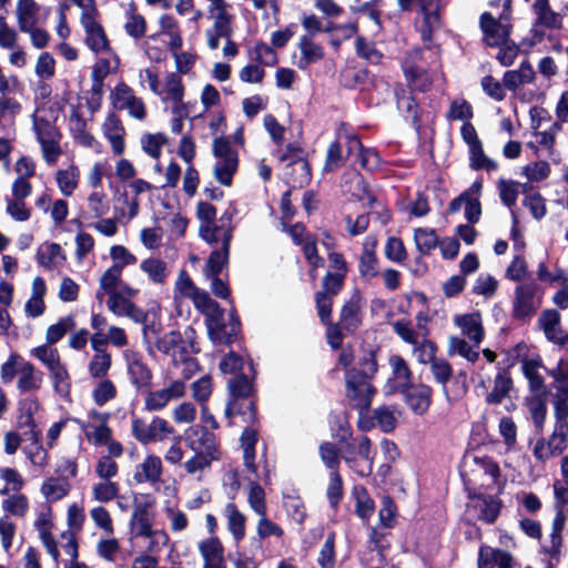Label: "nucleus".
<instances>
[{
  "instance_id": "1",
  "label": "nucleus",
  "mask_w": 568,
  "mask_h": 568,
  "mask_svg": "<svg viewBox=\"0 0 568 568\" xmlns=\"http://www.w3.org/2000/svg\"><path fill=\"white\" fill-rule=\"evenodd\" d=\"M185 446L192 455L182 464L185 473L199 479L214 462L222 458V450L216 435L201 424L191 425L183 433Z\"/></svg>"
},
{
  "instance_id": "2",
  "label": "nucleus",
  "mask_w": 568,
  "mask_h": 568,
  "mask_svg": "<svg viewBox=\"0 0 568 568\" xmlns=\"http://www.w3.org/2000/svg\"><path fill=\"white\" fill-rule=\"evenodd\" d=\"M214 162L212 173L214 179L223 186L233 184V176L239 168V154L223 138H215L212 144Z\"/></svg>"
},
{
  "instance_id": "3",
  "label": "nucleus",
  "mask_w": 568,
  "mask_h": 568,
  "mask_svg": "<svg viewBox=\"0 0 568 568\" xmlns=\"http://www.w3.org/2000/svg\"><path fill=\"white\" fill-rule=\"evenodd\" d=\"M510 3L511 0H495L490 2V6L501 4L504 8L498 19H495L489 12H484L480 16V29L484 33V40L490 47L501 45L509 38L511 29L509 23Z\"/></svg>"
},
{
  "instance_id": "4",
  "label": "nucleus",
  "mask_w": 568,
  "mask_h": 568,
  "mask_svg": "<svg viewBox=\"0 0 568 568\" xmlns=\"http://www.w3.org/2000/svg\"><path fill=\"white\" fill-rule=\"evenodd\" d=\"M207 12L213 23L205 31L206 43L211 50H215L220 45L221 38L229 39L232 37L235 16L232 13V4L226 0L209 6Z\"/></svg>"
},
{
  "instance_id": "5",
  "label": "nucleus",
  "mask_w": 568,
  "mask_h": 568,
  "mask_svg": "<svg viewBox=\"0 0 568 568\" xmlns=\"http://www.w3.org/2000/svg\"><path fill=\"white\" fill-rule=\"evenodd\" d=\"M109 101L114 110L124 111L136 121H144L148 116L144 100L138 97L134 90L123 81L118 82L111 90Z\"/></svg>"
},
{
  "instance_id": "6",
  "label": "nucleus",
  "mask_w": 568,
  "mask_h": 568,
  "mask_svg": "<svg viewBox=\"0 0 568 568\" xmlns=\"http://www.w3.org/2000/svg\"><path fill=\"white\" fill-rule=\"evenodd\" d=\"M460 136L468 146L469 168L471 170H485L487 172L498 170L499 165L497 161L485 153L483 142L471 123H463L460 128Z\"/></svg>"
},
{
  "instance_id": "7",
  "label": "nucleus",
  "mask_w": 568,
  "mask_h": 568,
  "mask_svg": "<svg viewBox=\"0 0 568 568\" xmlns=\"http://www.w3.org/2000/svg\"><path fill=\"white\" fill-rule=\"evenodd\" d=\"M346 397L352 405L359 410L361 414L367 412L375 388L371 385L369 379L364 378L358 369H348L345 375Z\"/></svg>"
},
{
  "instance_id": "8",
  "label": "nucleus",
  "mask_w": 568,
  "mask_h": 568,
  "mask_svg": "<svg viewBox=\"0 0 568 568\" xmlns=\"http://www.w3.org/2000/svg\"><path fill=\"white\" fill-rule=\"evenodd\" d=\"M106 306L116 316H126L134 323L145 324L143 335L146 341L150 339L151 334H158L159 328L154 324H146L149 313H145L129 298H125L123 294L112 293L106 301Z\"/></svg>"
},
{
  "instance_id": "9",
  "label": "nucleus",
  "mask_w": 568,
  "mask_h": 568,
  "mask_svg": "<svg viewBox=\"0 0 568 568\" xmlns=\"http://www.w3.org/2000/svg\"><path fill=\"white\" fill-rule=\"evenodd\" d=\"M133 437L141 444L164 442L174 433V428L162 417H153L150 423L141 418H133L131 423Z\"/></svg>"
},
{
  "instance_id": "10",
  "label": "nucleus",
  "mask_w": 568,
  "mask_h": 568,
  "mask_svg": "<svg viewBox=\"0 0 568 568\" xmlns=\"http://www.w3.org/2000/svg\"><path fill=\"white\" fill-rule=\"evenodd\" d=\"M194 329L186 327L182 335L179 331H171L161 337H158L154 342V347L170 356L174 364L179 361H184V355L189 354V346L193 348L192 337Z\"/></svg>"
},
{
  "instance_id": "11",
  "label": "nucleus",
  "mask_w": 568,
  "mask_h": 568,
  "mask_svg": "<svg viewBox=\"0 0 568 568\" xmlns=\"http://www.w3.org/2000/svg\"><path fill=\"white\" fill-rule=\"evenodd\" d=\"M199 234L202 240L213 246L210 256L214 254H225V260H229L230 243L232 240L230 217L222 216L215 225L199 226Z\"/></svg>"
},
{
  "instance_id": "12",
  "label": "nucleus",
  "mask_w": 568,
  "mask_h": 568,
  "mask_svg": "<svg viewBox=\"0 0 568 568\" xmlns=\"http://www.w3.org/2000/svg\"><path fill=\"white\" fill-rule=\"evenodd\" d=\"M402 9L407 10L413 4H418L423 13V26L420 28L423 41L430 42L433 32L440 27V0H398Z\"/></svg>"
},
{
  "instance_id": "13",
  "label": "nucleus",
  "mask_w": 568,
  "mask_h": 568,
  "mask_svg": "<svg viewBox=\"0 0 568 568\" xmlns=\"http://www.w3.org/2000/svg\"><path fill=\"white\" fill-rule=\"evenodd\" d=\"M210 339L216 344H229L240 331V321L233 312L230 313L229 322H225L224 311L205 320Z\"/></svg>"
},
{
  "instance_id": "14",
  "label": "nucleus",
  "mask_w": 568,
  "mask_h": 568,
  "mask_svg": "<svg viewBox=\"0 0 568 568\" xmlns=\"http://www.w3.org/2000/svg\"><path fill=\"white\" fill-rule=\"evenodd\" d=\"M537 287L534 283L516 286L513 301V316L517 320L532 317L540 306V298L536 296Z\"/></svg>"
},
{
  "instance_id": "15",
  "label": "nucleus",
  "mask_w": 568,
  "mask_h": 568,
  "mask_svg": "<svg viewBox=\"0 0 568 568\" xmlns=\"http://www.w3.org/2000/svg\"><path fill=\"white\" fill-rule=\"evenodd\" d=\"M123 357L131 384L138 389L149 388L152 384L153 374L143 356L133 349H126Z\"/></svg>"
},
{
  "instance_id": "16",
  "label": "nucleus",
  "mask_w": 568,
  "mask_h": 568,
  "mask_svg": "<svg viewBox=\"0 0 568 568\" xmlns=\"http://www.w3.org/2000/svg\"><path fill=\"white\" fill-rule=\"evenodd\" d=\"M537 322L548 341L560 346L568 344V333L561 327V315L558 311L544 310Z\"/></svg>"
},
{
  "instance_id": "17",
  "label": "nucleus",
  "mask_w": 568,
  "mask_h": 568,
  "mask_svg": "<svg viewBox=\"0 0 568 568\" xmlns=\"http://www.w3.org/2000/svg\"><path fill=\"white\" fill-rule=\"evenodd\" d=\"M227 262L229 260H225V254H214L207 258L203 270L204 277L210 281L212 293L219 298H227L230 295L227 284L219 277Z\"/></svg>"
},
{
  "instance_id": "18",
  "label": "nucleus",
  "mask_w": 568,
  "mask_h": 568,
  "mask_svg": "<svg viewBox=\"0 0 568 568\" xmlns=\"http://www.w3.org/2000/svg\"><path fill=\"white\" fill-rule=\"evenodd\" d=\"M103 136L109 141L112 153L114 155H122L125 151V129L118 114L114 112L108 113L102 125Z\"/></svg>"
},
{
  "instance_id": "19",
  "label": "nucleus",
  "mask_w": 568,
  "mask_h": 568,
  "mask_svg": "<svg viewBox=\"0 0 568 568\" xmlns=\"http://www.w3.org/2000/svg\"><path fill=\"white\" fill-rule=\"evenodd\" d=\"M453 323L460 329L462 335L467 337L475 346H479L483 342L485 331L480 313L456 314L453 317Z\"/></svg>"
},
{
  "instance_id": "20",
  "label": "nucleus",
  "mask_w": 568,
  "mask_h": 568,
  "mask_svg": "<svg viewBox=\"0 0 568 568\" xmlns=\"http://www.w3.org/2000/svg\"><path fill=\"white\" fill-rule=\"evenodd\" d=\"M548 375L554 379L556 390L551 398L552 407H568V361L560 359Z\"/></svg>"
},
{
  "instance_id": "21",
  "label": "nucleus",
  "mask_w": 568,
  "mask_h": 568,
  "mask_svg": "<svg viewBox=\"0 0 568 568\" xmlns=\"http://www.w3.org/2000/svg\"><path fill=\"white\" fill-rule=\"evenodd\" d=\"M427 316L419 313L416 316V324L413 325L408 321L399 320L392 324L394 332L407 344L417 345L423 337L427 336L426 328Z\"/></svg>"
},
{
  "instance_id": "22",
  "label": "nucleus",
  "mask_w": 568,
  "mask_h": 568,
  "mask_svg": "<svg viewBox=\"0 0 568 568\" xmlns=\"http://www.w3.org/2000/svg\"><path fill=\"white\" fill-rule=\"evenodd\" d=\"M47 284L43 277L36 276L31 283L30 296L24 303V314L29 318L42 316L47 311L44 297L47 295Z\"/></svg>"
},
{
  "instance_id": "23",
  "label": "nucleus",
  "mask_w": 568,
  "mask_h": 568,
  "mask_svg": "<svg viewBox=\"0 0 568 568\" xmlns=\"http://www.w3.org/2000/svg\"><path fill=\"white\" fill-rule=\"evenodd\" d=\"M39 410V403L34 398H24L19 403L18 408V420L17 426L22 430V435L26 436H37V434L41 433L36 419L34 415Z\"/></svg>"
},
{
  "instance_id": "24",
  "label": "nucleus",
  "mask_w": 568,
  "mask_h": 568,
  "mask_svg": "<svg viewBox=\"0 0 568 568\" xmlns=\"http://www.w3.org/2000/svg\"><path fill=\"white\" fill-rule=\"evenodd\" d=\"M185 88L182 77L174 72L165 74L163 80L160 81L154 95L159 97L163 103L169 101L179 102L184 99Z\"/></svg>"
},
{
  "instance_id": "25",
  "label": "nucleus",
  "mask_w": 568,
  "mask_h": 568,
  "mask_svg": "<svg viewBox=\"0 0 568 568\" xmlns=\"http://www.w3.org/2000/svg\"><path fill=\"white\" fill-rule=\"evenodd\" d=\"M555 424L549 440L561 455L568 445V407H552Z\"/></svg>"
},
{
  "instance_id": "26",
  "label": "nucleus",
  "mask_w": 568,
  "mask_h": 568,
  "mask_svg": "<svg viewBox=\"0 0 568 568\" xmlns=\"http://www.w3.org/2000/svg\"><path fill=\"white\" fill-rule=\"evenodd\" d=\"M357 455L363 460V464L357 463L352 453L344 456V460L348 466L361 476H367L373 468V456L371 450V442L366 436H361L356 443Z\"/></svg>"
},
{
  "instance_id": "27",
  "label": "nucleus",
  "mask_w": 568,
  "mask_h": 568,
  "mask_svg": "<svg viewBox=\"0 0 568 568\" xmlns=\"http://www.w3.org/2000/svg\"><path fill=\"white\" fill-rule=\"evenodd\" d=\"M163 471L162 460L156 455H148L136 467L133 479L138 484H155L161 479Z\"/></svg>"
},
{
  "instance_id": "28",
  "label": "nucleus",
  "mask_w": 568,
  "mask_h": 568,
  "mask_svg": "<svg viewBox=\"0 0 568 568\" xmlns=\"http://www.w3.org/2000/svg\"><path fill=\"white\" fill-rule=\"evenodd\" d=\"M251 508L260 516L257 532H273V525L265 518L266 503L264 489L252 483L247 496Z\"/></svg>"
},
{
  "instance_id": "29",
  "label": "nucleus",
  "mask_w": 568,
  "mask_h": 568,
  "mask_svg": "<svg viewBox=\"0 0 568 568\" xmlns=\"http://www.w3.org/2000/svg\"><path fill=\"white\" fill-rule=\"evenodd\" d=\"M81 23L85 31V43L94 53L110 47L105 32L95 17H81Z\"/></svg>"
},
{
  "instance_id": "30",
  "label": "nucleus",
  "mask_w": 568,
  "mask_h": 568,
  "mask_svg": "<svg viewBox=\"0 0 568 568\" xmlns=\"http://www.w3.org/2000/svg\"><path fill=\"white\" fill-rule=\"evenodd\" d=\"M41 7L34 0H17L16 19L20 31L40 23Z\"/></svg>"
},
{
  "instance_id": "31",
  "label": "nucleus",
  "mask_w": 568,
  "mask_h": 568,
  "mask_svg": "<svg viewBox=\"0 0 568 568\" xmlns=\"http://www.w3.org/2000/svg\"><path fill=\"white\" fill-rule=\"evenodd\" d=\"M54 181L60 193L65 197H70L79 187L80 169L72 162L68 166L57 170Z\"/></svg>"
},
{
  "instance_id": "32",
  "label": "nucleus",
  "mask_w": 568,
  "mask_h": 568,
  "mask_svg": "<svg viewBox=\"0 0 568 568\" xmlns=\"http://www.w3.org/2000/svg\"><path fill=\"white\" fill-rule=\"evenodd\" d=\"M41 539L48 552L54 560L59 557L58 545H61L64 552L72 559L78 556V546L74 535H41Z\"/></svg>"
},
{
  "instance_id": "33",
  "label": "nucleus",
  "mask_w": 568,
  "mask_h": 568,
  "mask_svg": "<svg viewBox=\"0 0 568 568\" xmlns=\"http://www.w3.org/2000/svg\"><path fill=\"white\" fill-rule=\"evenodd\" d=\"M71 490V484L68 478L62 477H48L40 487V493L48 504L57 503L63 499Z\"/></svg>"
},
{
  "instance_id": "34",
  "label": "nucleus",
  "mask_w": 568,
  "mask_h": 568,
  "mask_svg": "<svg viewBox=\"0 0 568 568\" xmlns=\"http://www.w3.org/2000/svg\"><path fill=\"white\" fill-rule=\"evenodd\" d=\"M419 57V50L412 52L404 62V72L414 89L424 91L430 85L432 80L422 67L414 63Z\"/></svg>"
},
{
  "instance_id": "35",
  "label": "nucleus",
  "mask_w": 568,
  "mask_h": 568,
  "mask_svg": "<svg viewBox=\"0 0 568 568\" xmlns=\"http://www.w3.org/2000/svg\"><path fill=\"white\" fill-rule=\"evenodd\" d=\"M544 368L540 357L527 358L521 362V369L528 379L529 392H547L545 379L540 373Z\"/></svg>"
},
{
  "instance_id": "36",
  "label": "nucleus",
  "mask_w": 568,
  "mask_h": 568,
  "mask_svg": "<svg viewBox=\"0 0 568 568\" xmlns=\"http://www.w3.org/2000/svg\"><path fill=\"white\" fill-rule=\"evenodd\" d=\"M97 54L99 58L92 70V77L97 81H102L106 75L118 71L120 59L110 47Z\"/></svg>"
},
{
  "instance_id": "37",
  "label": "nucleus",
  "mask_w": 568,
  "mask_h": 568,
  "mask_svg": "<svg viewBox=\"0 0 568 568\" xmlns=\"http://www.w3.org/2000/svg\"><path fill=\"white\" fill-rule=\"evenodd\" d=\"M301 57L297 61L300 69H306L310 64L316 63L324 58V49L314 42L308 36H303L298 42Z\"/></svg>"
},
{
  "instance_id": "38",
  "label": "nucleus",
  "mask_w": 568,
  "mask_h": 568,
  "mask_svg": "<svg viewBox=\"0 0 568 568\" xmlns=\"http://www.w3.org/2000/svg\"><path fill=\"white\" fill-rule=\"evenodd\" d=\"M535 79V71L529 62L524 61L517 70L505 72L503 77L504 87L515 91L524 84L531 83Z\"/></svg>"
},
{
  "instance_id": "39",
  "label": "nucleus",
  "mask_w": 568,
  "mask_h": 568,
  "mask_svg": "<svg viewBox=\"0 0 568 568\" xmlns=\"http://www.w3.org/2000/svg\"><path fill=\"white\" fill-rule=\"evenodd\" d=\"M26 439L30 442L22 448L27 459L33 467L44 468L49 464V454L41 442V433L34 437L26 436Z\"/></svg>"
},
{
  "instance_id": "40",
  "label": "nucleus",
  "mask_w": 568,
  "mask_h": 568,
  "mask_svg": "<svg viewBox=\"0 0 568 568\" xmlns=\"http://www.w3.org/2000/svg\"><path fill=\"white\" fill-rule=\"evenodd\" d=\"M38 263L47 270L61 266L65 261L62 247L58 243H43L37 254Z\"/></svg>"
},
{
  "instance_id": "41",
  "label": "nucleus",
  "mask_w": 568,
  "mask_h": 568,
  "mask_svg": "<svg viewBox=\"0 0 568 568\" xmlns=\"http://www.w3.org/2000/svg\"><path fill=\"white\" fill-rule=\"evenodd\" d=\"M547 395L548 392L530 393L526 397V405L531 416L534 425L541 429L546 423L547 417Z\"/></svg>"
},
{
  "instance_id": "42",
  "label": "nucleus",
  "mask_w": 568,
  "mask_h": 568,
  "mask_svg": "<svg viewBox=\"0 0 568 568\" xmlns=\"http://www.w3.org/2000/svg\"><path fill=\"white\" fill-rule=\"evenodd\" d=\"M361 297L353 295L346 304L343 306L341 312L339 324L347 332H354L361 324Z\"/></svg>"
},
{
  "instance_id": "43",
  "label": "nucleus",
  "mask_w": 568,
  "mask_h": 568,
  "mask_svg": "<svg viewBox=\"0 0 568 568\" xmlns=\"http://www.w3.org/2000/svg\"><path fill=\"white\" fill-rule=\"evenodd\" d=\"M284 176L293 186L302 187L311 179L310 165L302 158L294 159L286 164Z\"/></svg>"
},
{
  "instance_id": "44",
  "label": "nucleus",
  "mask_w": 568,
  "mask_h": 568,
  "mask_svg": "<svg viewBox=\"0 0 568 568\" xmlns=\"http://www.w3.org/2000/svg\"><path fill=\"white\" fill-rule=\"evenodd\" d=\"M430 398L432 389L425 385L412 387L406 393V403L417 415H424L428 410Z\"/></svg>"
},
{
  "instance_id": "45",
  "label": "nucleus",
  "mask_w": 568,
  "mask_h": 568,
  "mask_svg": "<svg viewBox=\"0 0 568 568\" xmlns=\"http://www.w3.org/2000/svg\"><path fill=\"white\" fill-rule=\"evenodd\" d=\"M42 384V373L37 371L31 363L22 364L18 375L17 388L22 392L38 390Z\"/></svg>"
},
{
  "instance_id": "46",
  "label": "nucleus",
  "mask_w": 568,
  "mask_h": 568,
  "mask_svg": "<svg viewBox=\"0 0 568 568\" xmlns=\"http://www.w3.org/2000/svg\"><path fill=\"white\" fill-rule=\"evenodd\" d=\"M140 268L154 284H164L169 277L168 264L156 257H149L140 263Z\"/></svg>"
},
{
  "instance_id": "47",
  "label": "nucleus",
  "mask_w": 568,
  "mask_h": 568,
  "mask_svg": "<svg viewBox=\"0 0 568 568\" xmlns=\"http://www.w3.org/2000/svg\"><path fill=\"white\" fill-rule=\"evenodd\" d=\"M21 112L22 105L16 98L0 97V128L13 129Z\"/></svg>"
},
{
  "instance_id": "48",
  "label": "nucleus",
  "mask_w": 568,
  "mask_h": 568,
  "mask_svg": "<svg viewBox=\"0 0 568 568\" xmlns=\"http://www.w3.org/2000/svg\"><path fill=\"white\" fill-rule=\"evenodd\" d=\"M257 443V433L253 428H245L241 435V446L243 448L244 465L251 473L257 470L255 464V445Z\"/></svg>"
},
{
  "instance_id": "49",
  "label": "nucleus",
  "mask_w": 568,
  "mask_h": 568,
  "mask_svg": "<svg viewBox=\"0 0 568 568\" xmlns=\"http://www.w3.org/2000/svg\"><path fill=\"white\" fill-rule=\"evenodd\" d=\"M477 348L478 346H475L471 342L468 343L462 336H449L448 338V354L459 355L470 363H475L479 357Z\"/></svg>"
},
{
  "instance_id": "50",
  "label": "nucleus",
  "mask_w": 568,
  "mask_h": 568,
  "mask_svg": "<svg viewBox=\"0 0 568 568\" xmlns=\"http://www.w3.org/2000/svg\"><path fill=\"white\" fill-rule=\"evenodd\" d=\"M511 385L513 382L508 373L505 371L498 372L494 381V387L486 396V402L490 405L501 403L508 396Z\"/></svg>"
},
{
  "instance_id": "51",
  "label": "nucleus",
  "mask_w": 568,
  "mask_h": 568,
  "mask_svg": "<svg viewBox=\"0 0 568 568\" xmlns=\"http://www.w3.org/2000/svg\"><path fill=\"white\" fill-rule=\"evenodd\" d=\"M474 474L478 478H488L487 487L496 486L500 476V469L497 463L489 457L476 458Z\"/></svg>"
},
{
  "instance_id": "52",
  "label": "nucleus",
  "mask_w": 568,
  "mask_h": 568,
  "mask_svg": "<svg viewBox=\"0 0 568 568\" xmlns=\"http://www.w3.org/2000/svg\"><path fill=\"white\" fill-rule=\"evenodd\" d=\"M352 495L355 499V513L361 519H368L375 509L374 500L367 489L363 486H355Z\"/></svg>"
},
{
  "instance_id": "53",
  "label": "nucleus",
  "mask_w": 568,
  "mask_h": 568,
  "mask_svg": "<svg viewBox=\"0 0 568 568\" xmlns=\"http://www.w3.org/2000/svg\"><path fill=\"white\" fill-rule=\"evenodd\" d=\"M200 288L196 287L189 274L182 270L174 283V302L178 304L181 303L184 298L192 301L195 294H197Z\"/></svg>"
},
{
  "instance_id": "54",
  "label": "nucleus",
  "mask_w": 568,
  "mask_h": 568,
  "mask_svg": "<svg viewBox=\"0 0 568 568\" xmlns=\"http://www.w3.org/2000/svg\"><path fill=\"white\" fill-rule=\"evenodd\" d=\"M204 564H224L223 547L216 537H210L199 545Z\"/></svg>"
},
{
  "instance_id": "55",
  "label": "nucleus",
  "mask_w": 568,
  "mask_h": 568,
  "mask_svg": "<svg viewBox=\"0 0 568 568\" xmlns=\"http://www.w3.org/2000/svg\"><path fill=\"white\" fill-rule=\"evenodd\" d=\"M122 272L116 266H110L103 272L99 280V291L95 294L98 300H102L104 295L111 296L115 292V287L120 281Z\"/></svg>"
},
{
  "instance_id": "56",
  "label": "nucleus",
  "mask_w": 568,
  "mask_h": 568,
  "mask_svg": "<svg viewBox=\"0 0 568 568\" xmlns=\"http://www.w3.org/2000/svg\"><path fill=\"white\" fill-rule=\"evenodd\" d=\"M398 416H400V412L395 406H382L374 410V418L385 433L395 429Z\"/></svg>"
},
{
  "instance_id": "57",
  "label": "nucleus",
  "mask_w": 568,
  "mask_h": 568,
  "mask_svg": "<svg viewBox=\"0 0 568 568\" xmlns=\"http://www.w3.org/2000/svg\"><path fill=\"white\" fill-rule=\"evenodd\" d=\"M414 241L422 254H429L438 245V236L433 229L418 227L414 231Z\"/></svg>"
},
{
  "instance_id": "58",
  "label": "nucleus",
  "mask_w": 568,
  "mask_h": 568,
  "mask_svg": "<svg viewBox=\"0 0 568 568\" xmlns=\"http://www.w3.org/2000/svg\"><path fill=\"white\" fill-rule=\"evenodd\" d=\"M534 11L538 23L545 27L558 28L561 23L560 16L550 9L548 0H537L534 4Z\"/></svg>"
},
{
  "instance_id": "59",
  "label": "nucleus",
  "mask_w": 568,
  "mask_h": 568,
  "mask_svg": "<svg viewBox=\"0 0 568 568\" xmlns=\"http://www.w3.org/2000/svg\"><path fill=\"white\" fill-rule=\"evenodd\" d=\"M471 508L474 510H479L478 516L480 519L486 523H493L499 514L500 505L493 498L478 497L474 499L473 506L469 508V510Z\"/></svg>"
},
{
  "instance_id": "60",
  "label": "nucleus",
  "mask_w": 568,
  "mask_h": 568,
  "mask_svg": "<svg viewBox=\"0 0 568 568\" xmlns=\"http://www.w3.org/2000/svg\"><path fill=\"white\" fill-rule=\"evenodd\" d=\"M374 246V243L371 247L366 244L359 260V273L366 280H372L378 274V260L375 255Z\"/></svg>"
},
{
  "instance_id": "61",
  "label": "nucleus",
  "mask_w": 568,
  "mask_h": 568,
  "mask_svg": "<svg viewBox=\"0 0 568 568\" xmlns=\"http://www.w3.org/2000/svg\"><path fill=\"white\" fill-rule=\"evenodd\" d=\"M192 302L194 307L205 316V320L223 311L219 304L211 298L210 294L203 290H199L197 294L192 298Z\"/></svg>"
},
{
  "instance_id": "62",
  "label": "nucleus",
  "mask_w": 568,
  "mask_h": 568,
  "mask_svg": "<svg viewBox=\"0 0 568 568\" xmlns=\"http://www.w3.org/2000/svg\"><path fill=\"white\" fill-rule=\"evenodd\" d=\"M473 114V106L469 102L464 99H455L450 102L446 118L449 121H463L464 123H470Z\"/></svg>"
},
{
  "instance_id": "63",
  "label": "nucleus",
  "mask_w": 568,
  "mask_h": 568,
  "mask_svg": "<svg viewBox=\"0 0 568 568\" xmlns=\"http://www.w3.org/2000/svg\"><path fill=\"white\" fill-rule=\"evenodd\" d=\"M74 326L75 322L72 316L60 318L55 324H52L47 328V343L50 345L58 343L69 331L74 328Z\"/></svg>"
},
{
  "instance_id": "64",
  "label": "nucleus",
  "mask_w": 568,
  "mask_h": 568,
  "mask_svg": "<svg viewBox=\"0 0 568 568\" xmlns=\"http://www.w3.org/2000/svg\"><path fill=\"white\" fill-rule=\"evenodd\" d=\"M124 29L126 33L134 39L142 38L146 32L145 19L139 14L133 7H130L126 11Z\"/></svg>"
}]
</instances>
